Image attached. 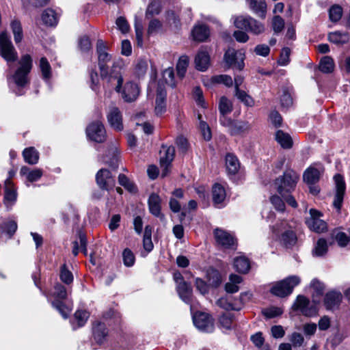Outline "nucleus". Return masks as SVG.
<instances>
[{
    "label": "nucleus",
    "instance_id": "obj_62",
    "mask_svg": "<svg viewBox=\"0 0 350 350\" xmlns=\"http://www.w3.org/2000/svg\"><path fill=\"white\" fill-rule=\"evenodd\" d=\"M220 325L225 329H230L232 324V317L230 314H224L219 319Z\"/></svg>",
    "mask_w": 350,
    "mask_h": 350
},
{
    "label": "nucleus",
    "instance_id": "obj_4",
    "mask_svg": "<svg viewBox=\"0 0 350 350\" xmlns=\"http://www.w3.org/2000/svg\"><path fill=\"white\" fill-rule=\"evenodd\" d=\"M234 26L240 29H245L254 35H259L265 32L264 23L257 21L250 16H239L234 21Z\"/></svg>",
    "mask_w": 350,
    "mask_h": 350
},
{
    "label": "nucleus",
    "instance_id": "obj_43",
    "mask_svg": "<svg viewBox=\"0 0 350 350\" xmlns=\"http://www.w3.org/2000/svg\"><path fill=\"white\" fill-rule=\"evenodd\" d=\"M189 65V57L187 55L181 56L176 65L177 74L179 77L183 78L187 71Z\"/></svg>",
    "mask_w": 350,
    "mask_h": 350
},
{
    "label": "nucleus",
    "instance_id": "obj_5",
    "mask_svg": "<svg viewBox=\"0 0 350 350\" xmlns=\"http://www.w3.org/2000/svg\"><path fill=\"white\" fill-rule=\"evenodd\" d=\"M301 282L297 275H291L277 282L271 288V293L278 297H284L292 293L293 288Z\"/></svg>",
    "mask_w": 350,
    "mask_h": 350
},
{
    "label": "nucleus",
    "instance_id": "obj_60",
    "mask_svg": "<svg viewBox=\"0 0 350 350\" xmlns=\"http://www.w3.org/2000/svg\"><path fill=\"white\" fill-rule=\"evenodd\" d=\"M75 319L77 321L78 326H83L88 319L89 318V313L85 310H77L75 313Z\"/></svg>",
    "mask_w": 350,
    "mask_h": 350
},
{
    "label": "nucleus",
    "instance_id": "obj_13",
    "mask_svg": "<svg viewBox=\"0 0 350 350\" xmlns=\"http://www.w3.org/2000/svg\"><path fill=\"white\" fill-rule=\"evenodd\" d=\"M96 180L98 186L102 190L109 191L114 187L116 184L115 177L107 169H100L97 172Z\"/></svg>",
    "mask_w": 350,
    "mask_h": 350
},
{
    "label": "nucleus",
    "instance_id": "obj_40",
    "mask_svg": "<svg viewBox=\"0 0 350 350\" xmlns=\"http://www.w3.org/2000/svg\"><path fill=\"white\" fill-rule=\"evenodd\" d=\"M23 155L25 162L29 164L34 165L38 162V152L33 147L25 148L23 152Z\"/></svg>",
    "mask_w": 350,
    "mask_h": 350
},
{
    "label": "nucleus",
    "instance_id": "obj_50",
    "mask_svg": "<svg viewBox=\"0 0 350 350\" xmlns=\"http://www.w3.org/2000/svg\"><path fill=\"white\" fill-rule=\"evenodd\" d=\"M327 251V244L324 239H319L313 250V254L317 256L324 255Z\"/></svg>",
    "mask_w": 350,
    "mask_h": 350
},
{
    "label": "nucleus",
    "instance_id": "obj_48",
    "mask_svg": "<svg viewBox=\"0 0 350 350\" xmlns=\"http://www.w3.org/2000/svg\"><path fill=\"white\" fill-rule=\"evenodd\" d=\"M118 183L131 193H135L137 191L135 185L124 174H121L119 175Z\"/></svg>",
    "mask_w": 350,
    "mask_h": 350
},
{
    "label": "nucleus",
    "instance_id": "obj_38",
    "mask_svg": "<svg viewBox=\"0 0 350 350\" xmlns=\"http://www.w3.org/2000/svg\"><path fill=\"white\" fill-rule=\"evenodd\" d=\"M42 20L48 26H55L58 21V16L53 10L46 9L42 14Z\"/></svg>",
    "mask_w": 350,
    "mask_h": 350
},
{
    "label": "nucleus",
    "instance_id": "obj_36",
    "mask_svg": "<svg viewBox=\"0 0 350 350\" xmlns=\"http://www.w3.org/2000/svg\"><path fill=\"white\" fill-rule=\"evenodd\" d=\"M234 268L235 270L241 273H246L250 269L249 260L244 256H239L234 260Z\"/></svg>",
    "mask_w": 350,
    "mask_h": 350
},
{
    "label": "nucleus",
    "instance_id": "obj_26",
    "mask_svg": "<svg viewBox=\"0 0 350 350\" xmlns=\"http://www.w3.org/2000/svg\"><path fill=\"white\" fill-rule=\"evenodd\" d=\"M320 176V170L314 166H310L304 172L303 178L307 184L313 185L319 181Z\"/></svg>",
    "mask_w": 350,
    "mask_h": 350
},
{
    "label": "nucleus",
    "instance_id": "obj_34",
    "mask_svg": "<svg viewBox=\"0 0 350 350\" xmlns=\"http://www.w3.org/2000/svg\"><path fill=\"white\" fill-rule=\"evenodd\" d=\"M328 40L336 44H343L349 42V36L348 33L336 31L328 34Z\"/></svg>",
    "mask_w": 350,
    "mask_h": 350
},
{
    "label": "nucleus",
    "instance_id": "obj_2",
    "mask_svg": "<svg viewBox=\"0 0 350 350\" xmlns=\"http://www.w3.org/2000/svg\"><path fill=\"white\" fill-rule=\"evenodd\" d=\"M117 85L115 87L116 92L120 94L122 98L126 103L135 102L140 93L138 85L133 81L126 82L122 87L124 79L122 75L116 77Z\"/></svg>",
    "mask_w": 350,
    "mask_h": 350
},
{
    "label": "nucleus",
    "instance_id": "obj_59",
    "mask_svg": "<svg viewBox=\"0 0 350 350\" xmlns=\"http://www.w3.org/2000/svg\"><path fill=\"white\" fill-rule=\"evenodd\" d=\"M283 310L278 307H271L262 310L263 315L268 319L274 318L281 315Z\"/></svg>",
    "mask_w": 350,
    "mask_h": 350
},
{
    "label": "nucleus",
    "instance_id": "obj_28",
    "mask_svg": "<svg viewBox=\"0 0 350 350\" xmlns=\"http://www.w3.org/2000/svg\"><path fill=\"white\" fill-rule=\"evenodd\" d=\"M210 57L207 52L200 51L196 56L195 64L198 70L205 71L209 66Z\"/></svg>",
    "mask_w": 350,
    "mask_h": 350
},
{
    "label": "nucleus",
    "instance_id": "obj_54",
    "mask_svg": "<svg viewBox=\"0 0 350 350\" xmlns=\"http://www.w3.org/2000/svg\"><path fill=\"white\" fill-rule=\"evenodd\" d=\"M148 62L145 59H139L135 67V73L138 77L144 76L147 70H148Z\"/></svg>",
    "mask_w": 350,
    "mask_h": 350
},
{
    "label": "nucleus",
    "instance_id": "obj_31",
    "mask_svg": "<svg viewBox=\"0 0 350 350\" xmlns=\"http://www.w3.org/2000/svg\"><path fill=\"white\" fill-rule=\"evenodd\" d=\"M275 139L277 142L285 149H288L293 146V140L289 134L284 133L281 130L276 131Z\"/></svg>",
    "mask_w": 350,
    "mask_h": 350
},
{
    "label": "nucleus",
    "instance_id": "obj_49",
    "mask_svg": "<svg viewBox=\"0 0 350 350\" xmlns=\"http://www.w3.org/2000/svg\"><path fill=\"white\" fill-rule=\"evenodd\" d=\"M235 95L239 100L243 103L247 107H253L254 105V99L249 96L245 92L237 89Z\"/></svg>",
    "mask_w": 350,
    "mask_h": 350
},
{
    "label": "nucleus",
    "instance_id": "obj_55",
    "mask_svg": "<svg viewBox=\"0 0 350 350\" xmlns=\"http://www.w3.org/2000/svg\"><path fill=\"white\" fill-rule=\"evenodd\" d=\"M212 81L215 83H222L227 87H230L233 84L232 79L227 75L215 76L212 78Z\"/></svg>",
    "mask_w": 350,
    "mask_h": 350
},
{
    "label": "nucleus",
    "instance_id": "obj_46",
    "mask_svg": "<svg viewBox=\"0 0 350 350\" xmlns=\"http://www.w3.org/2000/svg\"><path fill=\"white\" fill-rule=\"evenodd\" d=\"M1 228L3 232H5L10 237H12L17 230V224L14 220H8L1 224Z\"/></svg>",
    "mask_w": 350,
    "mask_h": 350
},
{
    "label": "nucleus",
    "instance_id": "obj_20",
    "mask_svg": "<svg viewBox=\"0 0 350 350\" xmlns=\"http://www.w3.org/2000/svg\"><path fill=\"white\" fill-rule=\"evenodd\" d=\"M107 120L110 126L115 130L120 131L123 129L122 114L117 107L113 106L109 108Z\"/></svg>",
    "mask_w": 350,
    "mask_h": 350
},
{
    "label": "nucleus",
    "instance_id": "obj_17",
    "mask_svg": "<svg viewBox=\"0 0 350 350\" xmlns=\"http://www.w3.org/2000/svg\"><path fill=\"white\" fill-rule=\"evenodd\" d=\"M334 179L336 183V193L334 195L333 206L339 211L342 207L345 192V183L343 177L340 174H336Z\"/></svg>",
    "mask_w": 350,
    "mask_h": 350
},
{
    "label": "nucleus",
    "instance_id": "obj_30",
    "mask_svg": "<svg viewBox=\"0 0 350 350\" xmlns=\"http://www.w3.org/2000/svg\"><path fill=\"white\" fill-rule=\"evenodd\" d=\"M212 193L213 202L217 207H220L219 205L224 201L226 196L224 188L219 184H215L213 187Z\"/></svg>",
    "mask_w": 350,
    "mask_h": 350
},
{
    "label": "nucleus",
    "instance_id": "obj_37",
    "mask_svg": "<svg viewBox=\"0 0 350 350\" xmlns=\"http://www.w3.org/2000/svg\"><path fill=\"white\" fill-rule=\"evenodd\" d=\"M243 279L241 276L236 274H231L229 278V282L225 285V289L228 293H234L239 291V288L238 284L242 282Z\"/></svg>",
    "mask_w": 350,
    "mask_h": 350
},
{
    "label": "nucleus",
    "instance_id": "obj_57",
    "mask_svg": "<svg viewBox=\"0 0 350 350\" xmlns=\"http://www.w3.org/2000/svg\"><path fill=\"white\" fill-rule=\"evenodd\" d=\"M281 105L284 107H289L293 104V98L287 88L282 89V94L280 96Z\"/></svg>",
    "mask_w": 350,
    "mask_h": 350
},
{
    "label": "nucleus",
    "instance_id": "obj_45",
    "mask_svg": "<svg viewBox=\"0 0 350 350\" xmlns=\"http://www.w3.org/2000/svg\"><path fill=\"white\" fill-rule=\"evenodd\" d=\"M40 68L44 79L49 80L51 77V67L46 57H42L40 60Z\"/></svg>",
    "mask_w": 350,
    "mask_h": 350
},
{
    "label": "nucleus",
    "instance_id": "obj_42",
    "mask_svg": "<svg viewBox=\"0 0 350 350\" xmlns=\"http://www.w3.org/2000/svg\"><path fill=\"white\" fill-rule=\"evenodd\" d=\"M334 62L332 57L329 56L323 57L319 64V70L324 73H330L334 70Z\"/></svg>",
    "mask_w": 350,
    "mask_h": 350
},
{
    "label": "nucleus",
    "instance_id": "obj_7",
    "mask_svg": "<svg viewBox=\"0 0 350 350\" xmlns=\"http://www.w3.org/2000/svg\"><path fill=\"white\" fill-rule=\"evenodd\" d=\"M19 65L12 78L15 84L18 87L22 88L27 83V75L32 67V59L30 55H23L19 62Z\"/></svg>",
    "mask_w": 350,
    "mask_h": 350
},
{
    "label": "nucleus",
    "instance_id": "obj_52",
    "mask_svg": "<svg viewBox=\"0 0 350 350\" xmlns=\"http://www.w3.org/2000/svg\"><path fill=\"white\" fill-rule=\"evenodd\" d=\"M202 116L198 114V119L200 120L199 127L204 139L206 141H209L211 139V129L207 123L201 120Z\"/></svg>",
    "mask_w": 350,
    "mask_h": 350
},
{
    "label": "nucleus",
    "instance_id": "obj_61",
    "mask_svg": "<svg viewBox=\"0 0 350 350\" xmlns=\"http://www.w3.org/2000/svg\"><path fill=\"white\" fill-rule=\"evenodd\" d=\"M174 73L172 68H168L163 72V79L165 83L172 87L175 86L174 82Z\"/></svg>",
    "mask_w": 350,
    "mask_h": 350
},
{
    "label": "nucleus",
    "instance_id": "obj_58",
    "mask_svg": "<svg viewBox=\"0 0 350 350\" xmlns=\"http://www.w3.org/2000/svg\"><path fill=\"white\" fill-rule=\"evenodd\" d=\"M329 18L333 22L338 21L342 16V10L340 6L334 5L329 9Z\"/></svg>",
    "mask_w": 350,
    "mask_h": 350
},
{
    "label": "nucleus",
    "instance_id": "obj_44",
    "mask_svg": "<svg viewBox=\"0 0 350 350\" xmlns=\"http://www.w3.org/2000/svg\"><path fill=\"white\" fill-rule=\"evenodd\" d=\"M232 110V102L225 96H222L219 102V111L221 115H226Z\"/></svg>",
    "mask_w": 350,
    "mask_h": 350
},
{
    "label": "nucleus",
    "instance_id": "obj_12",
    "mask_svg": "<svg viewBox=\"0 0 350 350\" xmlns=\"http://www.w3.org/2000/svg\"><path fill=\"white\" fill-rule=\"evenodd\" d=\"M196 327L204 332L211 333L214 330V323L212 317L204 312H197L193 317Z\"/></svg>",
    "mask_w": 350,
    "mask_h": 350
},
{
    "label": "nucleus",
    "instance_id": "obj_64",
    "mask_svg": "<svg viewBox=\"0 0 350 350\" xmlns=\"http://www.w3.org/2000/svg\"><path fill=\"white\" fill-rule=\"evenodd\" d=\"M5 204L6 206L12 205L16 200V191L12 189H6L5 191Z\"/></svg>",
    "mask_w": 350,
    "mask_h": 350
},
{
    "label": "nucleus",
    "instance_id": "obj_51",
    "mask_svg": "<svg viewBox=\"0 0 350 350\" xmlns=\"http://www.w3.org/2000/svg\"><path fill=\"white\" fill-rule=\"evenodd\" d=\"M271 27L275 34L280 33L284 27V20L280 16H275L271 21Z\"/></svg>",
    "mask_w": 350,
    "mask_h": 350
},
{
    "label": "nucleus",
    "instance_id": "obj_16",
    "mask_svg": "<svg viewBox=\"0 0 350 350\" xmlns=\"http://www.w3.org/2000/svg\"><path fill=\"white\" fill-rule=\"evenodd\" d=\"M164 154L161 156L160 165L162 169L161 176H166L170 169L171 163L174 160L175 149L173 146H162Z\"/></svg>",
    "mask_w": 350,
    "mask_h": 350
},
{
    "label": "nucleus",
    "instance_id": "obj_29",
    "mask_svg": "<svg viewBox=\"0 0 350 350\" xmlns=\"http://www.w3.org/2000/svg\"><path fill=\"white\" fill-rule=\"evenodd\" d=\"M209 35L210 31L208 27L202 24L196 25L192 31L193 39L198 42L205 41Z\"/></svg>",
    "mask_w": 350,
    "mask_h": 350
},
{
    "label": "nucleus",
    "instance_id": "obj_19",
    "mask_svg": "<svg viewBox=\"0 0 350 350\" xmlns=\"http://www.w3.org/2000/svg\"><path fill=\"white\" fill-rule=\"evenodd\" d=\"M166 91L163 81L158 83L155 101V112L157 115L163 113L165 110Z\"/></svg>",
    "mask_w": 350,
    "mask_h": 350
},
{
    "label": "nucleus",
    "instance_id": "obj_3",
    "mask_svg": "<svg viewBox=\"0 0 350 350\" xmlns=\"http://www.w3.org/2000/svg\"><path fill=\"white\" fill-rule=\"evenodd\" d=\"M273 232L286 247L291 246L296 243V235L291 226L286 220H282L273 226Z\"/></svg>",
    "mask_w": 350,
    "mask_h": 350
},
{
    "label": "nucleus",
    "instance_id": "obj_8",
    "mask_svg": "<svg viewBox=\"0 0 350 350\" xmlns=\"http://www.w3.org/2000/svg\"><path fill=\"white\" fill-rule=\"evenodd\" d=\"M50 297L55 299V301H52L53 306L59 311L63 318L66 319L69 316L72 308L69 306H66L62 302V300L65 299L67 297L66 288L61 284H57L54 286V290L51 293Z\"/></svg>",
    "mask_w": 350,
    "mask_h": 350
},
{
    "label": "nucleus",
    "instance_id": "obj_35",
    "mask_svg": "<svg viewBox=\"0 0 350 350\" xmlns=\"http://www.w3.org/2000/svg\"><path fill=\"white\" fill-rule=\"evenodd\" d=\"M310 286L314 290L312 295L313 302L320 304L321 297L323 294L325 288L324 285L322 283H321L319 280L314 279L312 280Z\"/></svg>",
    "mask_w": 350,
    "mask_h": 350
},
{
    "label": "nucleus",
    "instance_id": "obj_10",
    "mask_svg": "<svg viewBox=\"0 0 350 350\" xmlns=\"http://www.w3.org/2000/svg\"><path fill=\"white\" fill-rule=\"evenodd\" d=\"M319 303L310 302L308 298L303 295H299L293 305L295 310H299L302 314L306 317H313L318 313Z\"/></svg>",
    "mask_w": 350,
    "mask_h": 350
},
{
    "label": "nucleus",
    "instance_id": "obj_41",
    "mask_svg": "<svg viewBox=\"0 0 350 350\" xmlns=\"http://www.w3.org/2000/svg\"><path fill=\"white\" fill-rule=\"evenodd\" d=\"M10 27L16 44L21 42L23 38V28L21 22L16 19L12 21Z\"/></svg>",
    "mask_w": 350,
    "mask_h": 350
},
{
    "label": "nucleus",
    "instance_id": "obj_47",
    "mask_svg": "<svg viewBox=\"0 0 350 350\" xmlns=\"http://www.w3.org/2000/svg\"><path fill=\"white\" fill-rule=\"evenodd\" d=\"M122 260L124 265L127 267L134 265L135 257L133 252L129 248H125L122 252Z\"/></svg>",
    "mask_w": 350,
    "mask_h": 350
},
{
    "label": "nucleus",
    "instance_id": "obj_25",
    "mask_svg": "<svg viewBox=\"0 0 350 350\" xmlns=\"http://www.w3.org/2000/svg\"><path fill=\"white\" fill-rule=\"evenodd\" d=\"M180 298L186 304H190L192 297V288L186 282H180L176 286Z\"/></svg>",
    "mask_w": 350,
    "mask_h": 350
},
{
    "label": "nucleus",
    "instance_id": "obj_39",
    "mask_svg": "<svg viewBox=\"0 0 350 350\" xmlns=\"http://www.w3.org/2000/svg\"><path fill=\"white\" fill-rule=\"evenodd\" d=\"M107 330L104 323H98L93 327L94 338L97 343L101 344L103 342L106 336Z\"/></svg>",
    "mask_w": 350,
    "mask_h": 350
},
{
    "label": "nucleus",
    "instance_id": "obj_22",
    "mask_svg": "<svg viewBox=\"0 0 350 350\" xmlns=\"http://www.w3.org/2000/svg\"><path fill=\"white\" fill-rule=\"evenodd\" d=\"M216 304L222 309L226 310H241V304H238L237 299H234L230 295H226L218 299Z\"/></svg>",
    "mask_w": 350,
    "mask_h": 350
},
{
    "label": "nucleus",
    "instance_id": "obj_21",
    "mask_svg": "<svg viewBox=\"0 0 350 350\" xmlns=\"http://www.w3.org/2000/svg\"><path fill=\"white\" fill-rule=\"evenodd\" d=\"M342 294L338 291L328 292L324 298V305L327 310H334L338 308L342 301Z\"/></svg>",
    "mask_w": 350,
    "mask_h": 350
},
{
    "label": "nucleus",
    "instance_id": "obj_1",
    "mask_svg": "<svg viewBox=\"0 0 350 350\" xmlns=\"http://www.w3.org/2000/svg\"><path fill=\"white\" fill-rule=\"evenodd\" d=\"M299 180V174L293 170H287L282 176L275 180L274 185L278 192L282 196L291 193Z\"/></svg>",
    "mask_w": 350,
    "mask_h": 350
},
{
    "label": "nucleus",
    "instance_id": "obj_24",
    "mask_svg": "<svg viewBox=\"0 0 350 350\" xmlns=\"http://www.w3.org/2000/svg\"><path fill=\"white\" fill-rule=\"evenodd\" d=\"M250 10L258 16L264 19L267 13V4L265 0H246Z\"/></svg>",
    "mask_w": 350,
    "mask_h": 350
},
{
    "label": "nucleus",
    "instance_id": "obj_27",
    "mask_svg": "<svg viewBox=\"0 0 350 350\" xmlns=\"http://www.w3.org/2000/svg\"><path fill=\"white\" fill-rule=\"evenodd\" d=\"M20 174L25 176L29 182L33 183L41 178L43 172L41 169L36 168L31 170L28 167L23 166L20 170Z\"/></svg>",
    "mask_w": 350,
    "mask_h": 350
},
{
    "label": "nucleus",
    "instance_id": "obj_14",
    "mask_svg": "<svg viewBox=\"0 0 350 350\" xmlns=\"http://www.w3.org/2000/svg\"><path fill=\"white\" fill-rule=\"evenodd\" d=\"M245 54L241 51L228 49L224 55V60L229 66H234L241 70L244 67Z\"/></svg>",
    "mask_w": 350,
    "mask_h": 350
},
{
    "label": "nucleus",
    "instance_id": "obj_6",
    "mask_svg": "<svg viewBox=\"0 0 350 350\" xmlns=\"http://www.w3.org/2000/svg\"><path fill=\"white\" fill-rule=\"evenodd\" d=\"M107 46L102 40H98L96 43V51L98 54V67L100 77L103 79L111 81L113 77L109 75L108 63L111 60V55L106 51Z\"/></svg>",
    "mask_w": 350,
    "mask_h": 350
},
{
    "label": "nucleus",
    "instance_id": "obj_9",
    "mask_svg": "<svg viewBox=\"0 0 350 350\" xmlns=\"http://www.w3.org/2000/svg\"><path fill=\"white\" fill-rule=\"evenodd\" d=\"M0 55L8 63L18 59L17 51L6 31L0 33Z\"/></svg>",
    "mask_w": 350,
    "mask_h": 350
},
{
    "label": "nucleus",
    "instance_id": "obj_32",
    "mask_svg": "<svg viewBox=\"0 0 350 350\" xmlns=\"http://www.w3.org/2000/svg\"><path fill=\"white\" fill-rule=\"evenodd\" d=\"M250 126L247 122L244 121H233L228 132L232 135H241L249 131Z\"/></svg>",
    "mask_w": 350,
    "mask_h": 350
},
{
    "label": "nucleus",
    "instance_id": "obj_23",
    "mask_svg": "<svg viewBox=\"0 0 350 350\" xmlns=\"http://www.w3.org/2000/svg\"><path fill=\"white\" fill-rule=\"evenodd\" d=\"M161 200L159 195L152 193L149 196L148 203L150 213L155 217H159L161 219H163L165 217L161 212Z\"/></svg>",
    "mask_w": 350,
    "mask_h": 350
},
{
    "label": "nucleus",
    "instance_id": "obj_56",
    "mask_svg": "<svg viewBox=\"0 0 350 350\" xmlns=\"http://www.w3.org/2000/svg\"><path fill=\"white\" fill-rule=\"evenodd\" d=\"M59 276L61 280L67 284L72 283L73 281L72 273L67 269L66 265L62 266Z\"/></svg>",
    "mask_w": 350,
    "mask_h": 350
},
{
    "label": "nucleus",
    "instance_id": "obj_11",
    "mask_svg": "<svg viewBox=\"0 0 350 350\" xmlns=\"http://www.w3.org/2000/svg\"><path fill=\"white\" fill-rule=\"evenodd\" d=\"M86 134L91 140L97 143H102L106 139L105 127L100 121L90 123L86 129Z\"/></svg>",
    "mask_w": 350,
    "mask_h": 350
},
{
    "label": "nucleus",
    "instance_id": "obj_18",
    "mask_svg": "<svg viewBox=\"0 0 350 350\" xmlns=\"http://www.w3.org/2000/svg\"><path fill=\"white\" fill-rule=\"evenodd\" d=\"M213 234L216 242L224 247L230 248L235 243L234 236L224 229L215 228Z\"/></svg>",
    "mask_w": 350,
    "mask_h": 350
},
{
    "label": "nucleus",
    "instance_id": "obj_15",
    "mask_svg": "<svg viewBox=\"0 0 350 350\" xmlns=\"http://www.w3.org/2000/svg\"><path fill=\"white\" fill-rule=\"evenodd\" d=\"M310 215V217L306 220L308 228L318 233L324 232L327 229V224L320 219L321 213L315 209L311 208Z\"/></svg>",
    "mask_w": 350,
    "mask_h": 350
},
{
    "label": "nucleus",
    "instance_id": "obj_53",
    "mask_svg": "<svg viewBox=\"0 0 350 350\" xmlns=\"http://www.w3.org/2000/svg\"><path fill=\"white\" fill-rule=\"evenodd\" d=\"M161 11V3L158 1H152L148 5L146 16L149 18L150 16H152L153 15L158 14Z\"/></svg>",
    "mask_w": 350,
    "mask_h": 350
},
{
    "label": "nucleus",
    "instance_id": "obj_63",
    "mask_svg": "<svg viewBox=\"0 0 350 350\" xmlns=\"http://www.w3.org/2000/svg\"><path fill=\"white\" fill-rule=\"evenodd\" d=\"M79 47L82 52H88L92 49V43L87 36H81L79 40Z\"/></svg>",
    "mask_w": 350,
    "mask_h": 350
},
{
    "label": "nucleus",
    "instance_id": "obj_33",
    "mask_svg": "<svg viewBox=\"0 0 350 350\" xmlns=\"http://www.w3.org/2000/svg\"><path fill=\"white\" fill-rule=\"evenodd\" d=\"M226 167L228 172L235 174L240 167L238 159L233 154L228 153L226 156Z\"/></svg>",
    "mask_w": 350,
    "mask_h": 350
}]
</instances>
